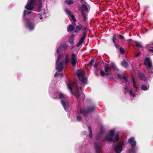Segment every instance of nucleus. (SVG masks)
<instances>
[{
  "instance_id": "obj_35",
  "label": "nucleus",
  "mask_w": 153,
  "mask_h": 153,
  "mask_svg": "<svg viewBox=\"0 0 153 153\" xmlns=\"http://www.w3.org/2000/svg\"><path fill=\"white\" fill-rule=\"evenodd\" d=\"M81 120V118L79 116H77V120L78 121H79Z\"/></svg>"
},
{
  "instance_id": "obj_5",
  "label": "nucleus",
  "mask_w": 153,
  "mask_h": 153,
  "mask_svg": "<svg viewBox=\"0 0 153 153\" xmlns=\"http://www.w3.org/2000/svg\"><path fill=\"white\" fill-rule=\"evenodd\" d=\"M116 66L114 63H112L111 66H106L105 67V75H107L111 74V70L113 69H115Z\"/></svg>"
},
{
  "instance_id": "obj_46",
  "label": "nucleus",
  "mask_w": 153,
  "mask_h": 153,
  "mask_svg": "<svg viewBox=\"0 0 153 153\" xmlns=\"http://www.w3.org/2000/svg\"><path fill=\"white\" fill-rule=\"evenodd\" d=\"M26 10H24V16H25V14H26Z\"/></svg>"
},
{
  "instance_id": "obj_54",
  "label": "nucleus",
  "mask_w": 153,
  "mask_h": 153,
  "mask_svg": "<svg viewBox=\"0 0 153 153\" xmlns=\"http://www.w3.org/2000/svg\"><path fill=\"white\" fill-rule=\"evenodd\" d=\"M150 73H153V72L152 71H151L150 72Z\"/></svg>"
},
{
  "instance_id": "obj_52",
  "label": "nucleus",
  "mask_w": 153,
  "mask_h": 153,
  "mask_svg": "<svg viewBox=\"0 0 153 153\" xmlns=\"http://www.w3.org/2000/svg\"><path fill=\"white\" fill-rule=\"evenodd\" d=\"M30 13V12H27V14H29Z\"/></svg>"
},
{
  "instance_id": "obj_24",
  "label": "nucleus",
  "mask_w": 153,
  "mask_h": 153,
  "mask_svg": "<svg viewBox=\"0 0 153 153\" xmlns=\"http://www.w3.org/2000/svg\"><path fill=\"white\" fill-rule=\"evenodd\" d=\"M88 128L89 129L90 131L89 137H90V138H91L92 137V130L91 129V128L90 126L88 127Z\"/></svg>"
},
{
  "instance_id": "obj_1",
  "label": "nucleus",
  "mask_w": 153,
  "mask_h": 153,
  "mask_svg": "<svg viewBox=\"0 0 153 153\" xmlns=\"http://www.w3.org/2000/svg\"><path fill=\"white\" fill-rule=\"evenodd\" d=\"M63 57V55L62 54L59 55L58 57L57 61L56 62V69L58 70V71H62L63 66L65 64L69 62V56L68 53L65 55V61L63 62L62 61H60L59 64H58L59 60L62 59Z\"/></svg>"
},
{
  "instance_id": "obj_10",
  "label": "nucleus",
  "mask_w": 153,
  "mask_h": 153,
  "mask_svg": "<svg viewBox=\"0 0 153 153\" xmlns=\"http://www.w3.org/2000/svg\"><path fill=\"white\" fill-rule=\"evenodd\" d=\"M144 64L147 66L149 68H151L152 66V62L149 58H146L144 61Z\"/></svg>"
},
{
  "instance_id": "obj_16",
  "label": "nucleus",
  "mask_w": 153,
  "mask_h": 153,
  "mask_svg": "<svg viewBox=\"0 0 153 153\" xmlns=\"http://www.w3.org/2000/svg\"><path fill=\"white\" fill-rule=\"evenodd\" d=\"M82 27V25H78L76 27V30H75V32L76 33L80 30Z\"/></svg>"
},
{
  "instance_id": "obj_44",
  "label": "nucleus",
  "mask_w": 153,
  "mask_h": 153,
  "mask_svg": "<svg viewBox=\"0 0 153 153\" xmlns=\"http://www.w3.org/2000/svg\"><path fill=\"white\" fill-rule=\"evenodd\" d=\"M59 75L61 76V77H62L63 76V75L61 73L59 74Z\"/></svg>"
},
{
  "instance_id": "obj_27",
  "label": "nucleus",
  "mask_w": 153,
  "mask_h": 153,
  "mask_svg": "<svg viewBox=\"0 0 153 153\" xmlns=\"http://www.w3.org/2000/svg\"><path fill=\"white\" fill-rule=\"evenodd\" d=\"M133 85L137 89L138 88V86L136 84L135 81L134 79L133 80Z\"/></svg>"
},
{
  "instance_id": "obj_21",
  "label": "nucleus",
  "mask_w": 153,
  "mask_h": 153,
  "mask_svg": "<svg viewBox=\"0 0 153 153\" xmlns=\"http://www.w3.org/2000/svg\"><path fill=\"white\" fill-rule=\"evenodd\" d=\"M82 7L83 10L87 12L88 11V8L86 5L84 4H82Z\"/></svg>"
},
{
  "instance_id": "obj_25",
  "label": "nucleus",
  "mask_w": 153,
  "mask_h": 153,
  "mask_svg": "<svg viewBox=\"0 0 153 153\" xmlns=\"http://www.w3.org/2000/svg\"><path fill=\"white\" fill-rule=\"evenodd\" d=\"M82 15L83 17L84 20V21H85L86 20V16L85 14L84 13V12L82 11Z\"/></svg>"
},
{
  "instance_id": "obj_43",
  "label": "nucleus",
  "mask_w": 153,
  "mask_h": 153,
  "mask_svg": "<svg viewBox=\"0 0 153 153\" xmlns=\"http://www.w3.org/2000/svg\"><path fill=\"white\" fill-rule=\"evenodd\" d=\"M93 61H92V60H91V61L89 63V64H92V63H93Z\"/></svg>"
},
{
  "instance_id": "obj_14",
  "label": "nucleus",
  "mask_w": 153,
  "mask_h": 153,
  "mask_svg": "<svg viewBox=\"0 0 153 153\" xmlns=\"http://www.w3.org/2000/svg\"><path fill=\"white\" fill-rule=\"evenodd\" d=\"M74 35H72L69 39V42L70 44L72 45L74 44Z\"/></svg>"
},
{
  "instance_id": "obj_9",
  "label": "nucleus",
  "mask_w": 153,
  "mask_h": 153,
  "mask_svg": "<svg viewBox=\"0 0 153 153\" xmlns=\"http://www.w3.org/2000/svg\"><path fill=\"white\" fill-rule=\"evenodd\" d=\"M65 11L66 14L69 15V18L71 21H73L74 22H75L76 21V20L74 16L71 13L69 10L66 9L65 10Z\"/></svg>"
},
{
  "instance_id": "obj_15",
  "label": "nucleus",
  "mask_w": 153,
  "mask_h": 153,
  "mask_svg": "<svg viewBox=\"0 0 153 153\" xmlns=\"http://www.w3.org/2000/svg\"><path fill=\"white\" fill-rule=\"evenodd\" d=\"M96 153H100L101 151V149L100 146L98 145H96L95 146Z\"/></svg>"
},
{
  "instance_id": "obj_32",
  "label": "nucleus",
  "mask_w": 153,
  "mask_h": 153,
  "mask_svg": "<svg viewBox=\"0 0 153 153\" xmlns=\"http://www.w3.org/2000/svg\"><path fill=\"white\" fill-rule=\"evenodd\" d=\"M135 44H136V45L137 46H138V47H140L141 46L140 43L137 42H135Z\"/></svg>"
},
{
  "instance_id": "obj_42",
  "label": "nucleus",
  "mask_w": 153,
  "mask_h": 153,
  "mask_svg": "<svg viewBox=\"0 0 153 153\" xmlns=\"http://www.w3.org/2000/svg\"><path fill=\"white\" fill-rule=\"evenodd\" d=\"M59 74L57 73H56L55 74V75H54V76L55 77H56L58 75V74Z\"/></svg>"
},
{
  "instance_id": "obj_37",
  "label": "nucleus",
  "mask_w": 153,
  "mask_h": 153,
  "mask_svg": "<svg viewBox=\"0 0 153 153\" xmlns=\"http://www.w3.org/2000/svg\"><path fill=\"white\" fill-rule=\"evenodd\" d=\"M119 36L120 38L121 39H124V37H123V36H122L121 35H119Z\"/></svg>"
},
{
  "instance_id": "obj_34",
  "label": "nucleus",
  "mask_w": 153,
  "mask_h": 153,
  "mask_svg": "<svg viewBox=\"0 0 153 153\" xmlns=\"http://www.w3.org/2000/svg\"><path fill=\"white\" fill-rule=\"evenodd\" d=\"M85 111H84L82 110H81L80 111V113H82L84 115H85L86 114Z\"/></svg>"
},
{
  "instance_id": "obj_38",
  "label": "nucleus",
  "mask_w": 153,
  "mask_h": 153,
  "mask_svg": "<svg viewBox=\"0 0 153 153\" xmlns=\"http://www.w3.org/2000/svg\"><path fill=\"white\" fill-rule=\"evenodd\" d=\"M98 65L97 63H95L94 65V67L95 68H97V67L98 66Z\"/></svg>"
},
{
  "instance_id": "obj_39",
  "label": "nucleus",
  "mask_w": 153,
  "mask_h": 153,
  "mask_svg": "<svg viewBox=\"0 0 153 153\" xmlns=\"http://www.w3.org/2000/svg\"><path fill=\"white\" fill-rule=\"evenodd\" d=\"M60 47L58 48L57 50V52L58 53L60 50Z\"/></svg>"
},
{
  "instance_id": "obj_40",
  "label": "nucleus",
  "mask_w": 153,
  "mask_h": 153,
  "mask_svg": "<svg viewBox=\"0 0 153 153\" xmlns=\"http://www.w3.org/2000/svg\"><path fill=\"white\" fill-rule=\"evenodd\" d=\"M140 54V53H139L138 54H136L135 55V57H138V56H139V55Z\"/></svg>"
},
{
  "instance_id": "obj_26",
  "label": "nucleus",
  "mask_w": 153,
  "mask_h": 153,
  "mask_svg": "<svg viewBox=\"0 0 153 153\" xmlns=\"http://www.w3.org/2000/svg\"><path fill=\"white\" fill-rule=\"evenodd\" d=\"M85 36L84 35L82 37L81 39H80L79 42L82 44V43L83 42V41L85 40Z\"/></svg>"
},
{
  "instance_id": "obj_18",
  "label": "nucleus",
  "mask_w": 153,
  "mask_h": 153,
  "mask_svg": "<svg viewBox=\"0 0 153 153\" xmlns=\"http://www.w3.org/2000/svg\"><path fill=\"white\" fill-rule=\"evenodd\" d=\"M59 97L61 99H66L67 98V97L62 93H60L59 94Z\"/></svg>"
},
{
  "instance_id": "obj_20",
  "label": "nucleus",
  "mask_w": 153,
  "mask_h": 153,
  "mask_svg": "<svg viewBox=\"0 0 153 153\" xmlns=\"http://www.w3.org/2000/svg\"><path fill=\"white\" fill-rule=\"evenodd\" d=\"M118 77L120 79H123L125 81L127 82V79L124 75L121 76L120 74H119L118 75Z\"/></svg>"
},
{
  "instance_id": "obj_28",
  "label": "nucleus",
  "mask_w": 153,
  "mask_h": 153,
  "mask_svg": "<svg viewBox=\"0 0 153 153\" xmlns=\"http://www.w3.org/2000/svg\"><path fill=\"white\" fill-rule=\"evenodd\" d=\"M129 94L131 96L134 97L135 96V94L134 93H133L132 90H131L129 91Z\"/></svg>"
},
{
  "instance_id": "obj_29",
  "label": "nucleus",
  "mask_w": 153,
  "mask_h": 153,
  "mask_svg": "<svg viewBox=\"0 0 153 153\" xmlns=\"http://www.w3.org/2000/svg\"><path fill=\"white\" fill-rule=\"evenodd\" d=\"M120 53L123 54L124 53V49L123 48H120Z\"/></svg>"
},
{
  "instance_id": "obj_19",
  "label": "nucleus",
  "mask_w": 153,
  "mask_h": 153,
  "mask_svg": "<svg viewBox=\"0 0 153 153\" xmlns=\"http://www.w3.org/2000/svg\"><path fill=\"white\" fill-rule=\"evenodd\" d=\"M74 29V27L72 25H70L69 26L68 28L67 29V31L69 32L72 31Z\"/></svg>"
},
{
  "instance_id": "obj_4",
  "label": "nucleus",
  "mask_w": 153,
  "mask_h": 153,
  "mask_svg": "<svg viewBox=\"0 0 153 153\" xmlns=\"http://www.w3.org/2000/svg\"><path fill=\"white\" fill-rule=\"evenodd\" d=\"M67 86L68 88L69 89L70 91L71 92V93L73 94H74L73 92V89L76 87L77 89V92L76 95L78 97H79L80 95V94L79 90V89L78 87V86L76 85V83H68L67 84Z\"/></svg>"
},
{
  "instance_id": "obj_2",
  "label": "nucleus",
  "mask_w": 153,
  "mask_h": 153,
  "mask_svg": "<svg viewBox=\"0 0 153 153\" xmlns=\"http://www.w3.org/2000/svg\"><path fill=\"white\" fill-rule=\"evenodd\" d=\"M114 130H111L107 134L105 137L104 140L107 141L117 142L119 140V136L118 134L114 135Z\"/></svg>"
},
{
  "instance_id": "obj_50",
  "label": "nucleus",
  "mask_w": 153,
  "mask_h": 153,
  "mask_svg": "<svg viewBox=\"0 0 153 153\" xmlns=\"http://www.w3.org/2000/svg\"><path fill=\"white\" fill-rule=\"evenodd\" d=\"M132 41V40L131 39H129L128 40V41L129 42H130Z\"/></svg>"
},
{
  "instance_id": "obj_33",
  "label": "nucleus",
  "mask_w": 153,
  "mask_h": 153,
  "mask_svg": "<svg viewBox=\"0 0 153 153\" xmlns=\"http://www.w3.org/2000/svg\"><path fill=\"white\" fill-rule=\"evenodd\" d=\"M39 7L40 8H41L42 7V1L41 0H39Z\"/></svg>"
},
{
  "instance_id": "obj_13",
  "label": "nucleus",
  "mask_w": 153,
  "mask_h": 153,
  "mask_svg": "<svg viewBox=\"0 0 153 153\" xmlns=\"http://www.w3.org/2000/svg\"><path fill=\"white\" fill-rule=\"evenodd\" d=\"M26 26L27 27L29 28L30 30H33L34 27L33 25L31 23L27 24Z\"/></svg>"
},
{
  "instance_id": "obj_47",
  "label": "nucleus",
  "mask_w": 153,
  "mask_h": 153,
  "mask_svg": "<svg viewBox=\"0 0 153 153\" xmlns=\"http://www.w3.org/2000/svg\"><path fill=\"white\" fill-rule=\"evenodd\" d=\"M130 153H134V152L133 150H132L131 152H130Z\"/></svg>"
},
{
  "instance_id": "obj_51",
  "label": "nucleus",
  "mask_w": 153,
  "mask_h": 153,
  "mask_svg": "<svg viewBox=\"0 0 153 153\" xmlns=\"http://www.w3.org/2000/svg\"><path fill=\"white\" fill-rule=\"evenodd\" d=\"M140 78H141L142 79H143L145 81V79H143V77H141V76L140 77Z\"/></svg>"
},
{
  "instance_id": "obj_8",
  "label": "nucleus",
  "mask_w": 153,
  "mask_h": 153,
  "mask_svg": "<svg viewBox=\"0 0 153 153\" xmlns=\"http://www.w3.org/2000/svg\"><path fill=\"white\" fill-rule=\"evenodd\" d=\"M124 145L123 143H119L115 148V150L116 153H120L122 151V147Z\"/></svg>"
},
{
  "instance_id": "obj_6",
  "label": "nucleus",
  "mask_w": 153,
  "mask_h": 153,
  "mask_svg": "<svg viewBox=\"0 0 153 153\" xmlns=\"http://www.w3.org/2000/svg\"><path fill=\"white\" fill-rule=\"evenodd\" d=\"M36 1V0H30L25 6V8L29 10H32L33 8L34 4Z\"/></svg>"
},
{
  "instance_id": "obj_7",
  "label": "nucleus",
  "mask_w": 153,
  "mask_h": 153,
  "mask_svg": "<svg viewBox=\"0 0 153 153\" xmlns=\"http://www.w3.org/2000/svg\"><path fill=\"white\" fill-rule=\"evenodd\" d=\"M77 58L76 55L74 53L72 54L71 58V61L73 66H74L77 62Z\"/></svg>"
},
{
  "instance_id": "obj_49",
  "label": "nucleus",
  "mask_w": 153,
  "mask_h": 153,
  "mask_svg": "<svg viewBox=\"0 0 153 153\" xmlns=\"http://www.w3.org/2000/svg\"><path fill=\"white\" fill-rule=\"evenodd\" d=\"M149 51H153V49H149Z\"/></svg>"
},
{
  "instance_id": "obj_36",
  "label": "nucleus",
  "mask_w": 153,
  "mask_h": 153,
  "mask_svg": "<svg viewBox=\"0 0 153 153\" xmlns=\"http://www.w3.org/2000/svg\"><path fill=\"white\" fill-rule=\"evenodd\" d=\"M81 44L82 43L81 42H79L77 44V47H79Z\"/></svg>"
},
{
  "instance_id": "obj_11",
  "label": "nucleus",
  "mask_w": 153,
  "mask_h": 153,
  "mask_svg": "<svg viewBox=\"0 0 153 153\" xmlns=\"http://www.w3.org/2000/svg\"><path fill=\"white\" fill-rule=\"evenodd\" d=\"M128 142L131 144L132 148H133L136 144V142L135 141L133 137L130 138L128 140Z\"/></svg>"
},
{
  "instance_id": "obj_30",
  "label": "nucleus",
  "mask_w": 153,
  "mask_h": 153,
  "mask_svg": "<svg viewBox=\"0 0 153 153\" xmlns=\"http://www.w3.org/2000/svg\"><path fill=\"white\" fill-rule=\"evenodd\" d=\"M100 73V75L102 76H104L105 75V72L103 71H101Z\"/></svg>"
},
{
  "instance_id": "obj_22",
  "label": "nucleus",
  "mask_w": 153,
  "mask_h": 153,
  "mask_svg": "<svg viewBox=\"0 0 153 153\" xmlns=\"http://www.w3.org/2000/svg\"><path fill=\"white\" fill-rule=\"evenodd\" d=\"M65 2L68 5L74 3V1L72 0H67L65 1Z\"/></svg>"
},
{
  "instance_id": "obj_31",
  "label": "nucleus",
  "mask_w": 153,
  "mask_h": 153,
  "mask_svg": "<svg viewBox=\"0 0 153 153\" xmlns=\"http://www.w3.org/2000/svg\"><path fill=\"white\" fill-rule=\"evenodd\" d=\"M117 39L116 37L115 36H114L113 38V41L114 44H115V41Z\"/></svg>"
},
{
  "instance_id": "obj_45",
  "label": "nucleus",
  "mask_w": 153,
  "mask_h": 153,
  "mask_svg": "<svg viewBox=\"0 0 153 153\" xmlns=\"http://www.w3.org/2000/svg\"><path fill=\"white\" fill-rule=\"evenodd\" d=\"M94 108H92V109H89L88 110V111H92L93 109H94Z\"/></svg>"
},
{
  "instance_id": "obj_23",
  "label": "nucleus",
  "mask_w": 153,
  "mask_h": 153,
  "mask_svg": "<svg viewBox=\"0 0 153 153\" xmlns=\"http://www.w3.org/2000/svg\"><path fill=\"white\" fill-rule=\"evenodd\" d=\"M141 89L143 90H146L148 89V88L144 85H143L141 86Z\"/></svg>"
},
{
  "instance_id": "obj_41",
  "label": "nucleus",
  "mask_w": 153,
  "mask_h": 153,
  "mask_svg": "<svg viewBox=\"0 0 153 153\" xmlns=\"http://www.w3.org/2000/svg\"><path fill=\"white\" fill-rule=\"evenodd\" d=\"M115 44L116 47L117 48H118L119 47V45H117V44H116V43H115Z\"/></svg>"
},
{
  "instance_id": "obj_12",
  "label": "nucleus",
  "mask_w": 153,
  "mask_h": 153,
  "mask_svg": "<svg viewBox=\"0 0 153 153\" xmlns=\"http://www.w3.org/2000/svg\"><path fill=\"white\" fill-rule=\"evenodd\" d=\"M61 103L65 109L66 110V108L69 105V103L66 100L64 101L62 100Z\"/></svg>"
},
{
  "instance_id": "obj_3",
  "label": "nucleus",
  "mask_w": 153,
  "mask_h": 153,
  "mask_svg": "<svg viewBox=\"0 0 153 153\" xmlns=\"http://www.w3.org/2000/svg\"><path fill=\"white\" fill-rule=\"evenodd\" d=\"M85 72L82 69H80L78 71L76 75L78 76L80 81L84 84H85L87 82V78L85 77Z\"/></svg>"
},
{
  "instance_id": "obj_17",
  "label": "nucleus",
  "mask_w": 153,
  "mask_h": 153,
  "mask_svg": "<svg viewBox=\"0 0 153 153\" xmlns=\"http://www.w3.org/2000/svg\"><path fill=\"white\" fill-rule=\"evenodd\" d=\"M121 65L122 66L125 68H127L128 66V64L125 61H123L121 63Z\"/></svg>"
},
{
  "instance_id": "obj_48",
  "label": "nucleus",
  "mask_w": 153,
  "mask_h": 153,
  "mask_svg": "<svg viewBox=\"0 0 153 153\" xmlns=\"http://www.w3.org/2000/svg\"><path fill=\"white\" fill-rule=\"evenodd\" d=\"M125 91H124V92H126V91L127 90V89H127V88L126 87V88H125Z\"/></svg>"
},
{
  "instance_id": "obj_53",
  "label": "nucleus",
  "mask_w": 153,
  "mask_h": 153,
  "mask_svg": "<svg viewBox=\"0 0 153 153\" xmlns=\"http://www.w3.org/2000/svg\"><path fill=\"white\" fill-rule=\"evenodd\" d=\"M42 19V17H40V19Z\"/></svg>"
}]
</instances>
